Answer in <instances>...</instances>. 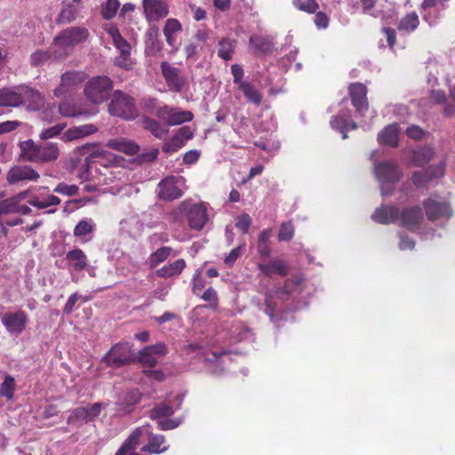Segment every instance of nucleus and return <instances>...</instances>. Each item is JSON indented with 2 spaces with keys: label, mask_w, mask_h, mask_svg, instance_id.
<instances>
[{
  "label": "nucleus",
  "mask_w": 455,
  "mask_h": 455,
  "mask_svg": "<svg viewBox=\"0 0 455 455\" xmlns=\"http://www.w3.org/2000/svg\"><path fill=\"white\" fill-rule=\"evenodd\" d=\"M20 156L24 160L37 164L55 162L60 155L59 146L54 142L37 144L32 140H28L20 142Z\"/></svg>",
  "instance_id": "nucleus-1"
},
{
  "label": "nucleus",
  "mask_w": 455,
  "mask_h": 455,
  "mask_svg": "<svg viewBox=\"0 0 455 455\" xmlns=\"http://www.w3.org/2000/svg\"><path fill=\"white\" fill-rule=\"evenodd\" d=\"M89 31L83 27H70L62 30L55 38L52 44V53L55 60H63L69 49L82 44L89 37Z\"/></svg>",
  "instance_id": "nucleus-2"
},
{
  "label": "nucleus",
  "mask_w": 455,
  "mask_h": 455,
  "mask_svg": "<svg viewBox=\"0 0 455 455\" xmlns=\"http://www.w3.org/2000/svg\"><path fill=\"white\" fill-rule=\"evenodd\" d=\"M374 173L379 182L381 195L383 196L391 195L394 185L401 177L398 166L391 161L375 163Z\"/></svg>",
  "instance_id": "nucleus-3"
},
{
  "label": "nucleus",
  "mask_w": 455,
  "mask_h": 455,
  "mask_svg": "<svg viewBox=\"0 0 455 455\" xmlns=\"http://www.w3.org/2000/svg\"><path fill=\"white\" fill-rule=\"evenodd\" d=\"M110 115L126 120H132L138 116L133 99L121 91H116L108 105Z\"/></svg>",
  "instance_id": "nucleus-4"
},
{
  "label": "nucleus",
  "mask_w": 455,
  "mask_h": 455,
  "mask_svg": "<svg viewBox=\"0 0 455 455\" xmlns=\"http://www.w3.org/2000/svg\"><path fill=\"white\" fill-rule=\"evenodd\" d=\"M112 82L107 76H95L87 82L84 95L93 104L105 101L112 90Z\"/></svg>",
  "instance_id": "nucleus-5"
},
{
  "label": "nucleus",
  "mask_w": 455,
  "mask_h": 455,
  "mask_svg": "<svg viewBox=\"0 0 455 455\" xmlns=\"http://www.w3.org/2000/svg\"><path fill=\"white\" fill-rule=\"evenodd\" d=\"M186 189L184 177L168 176L158 183L156 191L159 198L172 201L180 198Z\"/></svg>",
  "instance_id": "nucleus-6"
},
{
  "label": "nucleus",
  "mask_w": 455,
  "mask_h": 455,
  "mask_svg": "<svg viewBox=\"0 0 455 455\" xmlns=\"http://www.w3.org/2000/svg\"><path fill=\"white\" fill-rule=\"evenodd\" d=\"M180 207L186 212L188 226L192 229L202 230L209 220L208 210L204 203L192 204L190 201H184Z\"/></svg>",
  "instance_id": "nucleus-7"
},
{
  "label": "nucleus",
  "mask_w": 455,
  "mask_h": 455,
  "mask_svg": "<svg viewBox=\"0 0 455 455\" xmlns=\"http://www.w3.org/2000/svg\"><path fill=\"white\" fill-rule=\"evenodd\" d=\"M102 361L109 367L119 368L136 361L129 343H118L104 355Z\"/></svg>",
  "instance_id": "nucleus-8"
},
{
  "label": "nucleus",
  "mask_w": 455,
  "mask_h": 455,
  "mask_svg": "<svg viewBox=\"0 0 455 455\" xmlns=\"http://www.w3.org/2000/svg\"><path fill=\"white\" fill-rule=\"evenodd\" d=\"M1 322L10 335L18 337L26 330L28 315L23 310L9 311L1 315Z\"/></svg>",
  "instance_id": "nucleus-9"
},
{
  "label": "nucleus",
  "mask_w": 455,
  "mask_h": 455,
  "mask_svg": "<svg viewBox=\"0 0 455 455\" xmlns=\"http://www.w3.org/2000/svg\"><path fill=\"white\" fill-rule=\"evenodd\" d=\"M154 114L169 125H179L189 122L194 116L190 111L172 108L167 106L157 108Z\"/></svg>",
  "instance_id": "nucleus-10"
},
{
  "label": "nucleus",
  "mask_w": 455,
  "mask_h": 455,
  "mask_svg": "<svg viewBox=\"0 0 455 455\" xmlns=\"http://www.w3.org/2000/svg\"><path fill=\"white\" fill-rule=\"evenodd\" d=\"M87 75L83 71H68L62 74L60 83L55 88L53 94L55 97H60L80 85L85 81Z\"/></svg>",
  "instance_id": "nucleus-11"
},
{
  "label": "nucleus",
  "mask_w": 455,
  "mask_h": 455,
  "mask_svg": "<svg viewBox=\"0 0 455 455\" xmlns=\"http://www.w3.org/2000/svg\"><path fill=\"white\" fill-rule=\"evenodd\" d=\"M446 167L445 156H442L436 165H431L423 171L413 172L411 180L415 186L421 187L435 178L443 176Z\"/></svg>",
  "instance_id": "nucleus-12"
},
{
  "label": "nucleus",
  "mask_w": 455,
  "mask_h": 455,
  "mask_svg": "<svg viewBox=\"0 0 455 455\" xmlns=\"http://www.w3.org/2000/svg\"><path fill=\"white\" fill-rule=\"evenodd\" d=\"M167 354L165 344L160 342L155 345L147 346L139 352L137 361L144 367L153 368L157 363V356Z\"/></svg>",
  "instance_id": "nucleus-13"
},
{
  "label": "nucleus",
  "mask_w": 455,
  "mask_h": 455,
  "mask_svg": "<svg viewBox=\"0 0 455 455\" xmlns=\"http://www.w3.org/2000/svg\"><path fill=\"white\" fill-rule=\"evenodd\" d=\"M143 12L149 22L158 21L169 13L168 4L164 0H143Z\"/></svg>",
  "instance_id": "nucleus-14"
},
{
  "label": "nucleus",
  "mask_w": 455,
  "mask_h": 455,
  "mask_svg": "<svg viewBox=\"0 0 455 455\" xmlns=\"http://www.w3.org/2000/svg\"><path fill=\"white\" fill-rule=\"evenodd\" d=\"M39 178V173L28 165H15L6 175L7 182L11 185L23 181H36Z\"/></svg>",
  "instance_id": "nucleus-15"
},
{
  "label": "nucleus",
  "mask_w": 455,
  "mask_h": 455,
  "mask_svg": "<svg viewBox=\"0 0 455 455\" xmlns=\"http://www.w3.org/2000/svg\"><path fill=\"white\" fill-rule=\"evenodd\" d=\"M161 70L169 88L174 92H180L186 83L180 70L166 61L161 63Z\"/></svg>",
  "instance_id": "nucleus-16"
},
{
  "label": "nucleus",
  "mask_w": 455,
  "mask_h": 455,
  "mask_svg": "<svg viewBox=\"0 0 455 455\" xmlns=\"http://www.w3.org/2000/svg\"><path fill=\"white\" fill-rule=\"evenodd\" d=\"M424 207L427 219L432 221L442 219L448 220L451 215V208L446 203L427 199L424 202Z\"/></svg>",
  "instance_id": "nucleus-17"
},
{
  "label": "nucleus",
  "mask_w": 455,
  "mask_h": 455,
  "mask_svg": "<svg viewBox=\"0 0 455 455\" xmlns=\"http://www.w3.org/2000/svg\"><path fill=\"white\" fill-rule=\"evenodd\" d=\"M349 93L354 107L358 113L363 115L368 110L369 107L366 98V86L360 83L353 84L349 87Z\"/></svg>",
  "instance_id": "nucleus-18"
},
{
  "label": "nucleus",
  "mask_w": 455,
  "mask_h": 455,
  "mask_svg": "<svg viewBox=\"0 0 455 455\" xmlns=\"http://www.w3.org/2000/svg\"><path fill=\"white\" fill-rule=\"evenodd\" d=\"M22 106L21 85L0 89V107L19 108Z\"/></svg>",
  "instance_id": "nucleus-19"
},
{
  "label": "nucleus",
  "mask_w": 455,
  "mask_h": 455,
  "mask_svg": "<svg viewBox=\"0 0 455 455\" xmlns=\"http://www.w3.org/2000/svg\"><path fill=\"white\" fill-rule=\"evenodd\" d=\"M98 132V128L92 124L73 126L63 132L60 140L64 142H71L84 139Z\"/></svg>",
  "instance_id": "nucleus-20"
},
{
  "label": "nucleus",
  "mask_w": 455,
  "mask_h": 455,
  "mask_svg": "<svg viewBox=\"0 0 455 455\" xmlns=\"http://www.w3.org/2000/svg\"><path fill=\"white\" fill-rule=\"evenodd\" d=\"M81 0H66L62 3V9L59 14L58 21L69 23L75 20L82 10Z\"/></svg>",
  "instance_id": "nucleus-21"
},
{
  "label": "nucleus",
  "mask_w": 455,
  "mask_h": 455,
  "mask_svg": "<svg viewBox=\"0 0 455 455\" xmlns=\"http://www.w3.org/2000/svg\"><path fill=\"white\" fill-rule=\"evenodd\" d=\"M422 220L423 214L419 206L405 209L402 213H399L398 221L411 230L417 228Z\"/></svg>",
  "instance_id": "nucleus-22"
},
{
  "label": "nucleus",
  "mask_w": 455,
  "mask_h": 455,
  "mask_svg": "<svg viewBox=\"0 0 455 455\" xmlns=\"http://www.w3.org/2000/svg\"><path fill=\"white\" fill-rule=\"evenodd\" d=\"M66 260L70 274L74 271H81L88 267V259L81 249H74L67 252Z\"/></svg>",
  "instance_id": "nucleus-23"
},
{
  "label": "nucleus",
  "mask_w": 455,
  "mask_h": 455,
  "mask_svg": "<svg viewBox=\"0 0 455 455\" xmlns=\"http://www.w3.org/2000/svg\"><path fill=\"white\" fill-rule=\"evenodd\" d=\"M96 230V223L92 219L85 218L76 225L73 235L81 242L86 243L92 240Z\"/></svg>",
  "instance_id": "nucleus-24"
},
{
  "label": "nucleus",
  "mask_w": 455,
  "mask_h": 455,
  "mask_svg": "<svg viewBox=\"0 0 455 455\" xmlns=\"http://www.w3.org/2000/svg\"><path fill=\"white\" fill-rule=\"evenodd\" d=\"M350 111L343 110L339 114L332 118L331 121V126L332 129L339 131L342 133V139L347 138V132L348 130H355L357 128L355 123L349 120Z\"/></svg>",
  "instance_id": "nucleus-25"
},
{
  "label": "nucleus",
  "mask_w": 455,
  "mask_h": 455,
  "mask_svg": "<svg viewBox=\"0 0 455 455\" xmlns=\"http://www.w3.org/2000/svg\"><path fill=\"white\" fill-rule=\"evenodd\" d=\"M22 105H28L31 110H39L44 105V98L40 92L28 86L21 85Z\"/></svg>",
  "instance_id": "nucleus-26"
},
{
  "label": "nucleus",
  "mask_w": 455,
  "mask_h": 455,
  "mask_svg": "<svg viewBox=\"0 0 455 455\" xmlns=\"http://www.w3.org/2000/svg\"><path fill=\"white\" fill-rule=\"evenodd\" d=\"M374 221L380 224H389L399 220V211L394 206L382 205L376 209L371 215Z\"/></svg>",
  "instance_id": "nucleus-27"
},
{
  "label": "nucleus",
  "mask_w": 455,
  "mask_h": 455,
  "mask_svg": "<svg viewBox=\"0 0 455 455\" xmlns=\"http://www.w3.org/2000/svg\"><path fill=\"white\" fill-rule=\"evenodd\" d=\"M107 147L128 156H134L140 150L139 145L125 138L111 139L108 140Z\"/></svg>",
  "instance_id": "nucleus-28"
},
{
  "label": "nucleus",
  "mask_w": 455,
  "mask_h": 455,
  "mask_svg": "<svg viewBox=\"0 0 455 455\" xmlns=\"http://www.w3.org/2000/svg\"><path fill=\"white\" fill-rule=\"evenodd\" d=\"M398 125L394 123L386 126L378 135V141L386 146H398Z\"/></svg>",
  "instance_id": "nucleus-29"
},
{
  "label": "nucleus",
  "mask_w": 455,
  "mask_h": 455,
  "mask_svg": "<svg viewBox=\"0 0 455 455\" xmlns=\"http://www.w3.org/2000/svg\"><path fill=\"white\" fill-rule=\"evenodd\" d=\"M258 267L262 274L267 276H270L273 274H278L284 276L288 273L287 265L281 259H274L267 263H259Z\"/></svg>",
  "instance_id": "nucleus-30"
},
{
  "label": "nucleus",
  "mask_w": 455,
  "mask_h": 455,
  "mask_svg": "<svg viewBox=\"0 0 455 455\" xmlns=\"http://www.w3.org/2000/svg\"><path fill=\"white\" fill-rule=\"evenodd\" d=\"M435 153L430 147L424 146L411 151V161L416 166H423L434 158Z\"/></svg>",
  "instance_id": "nucleus-31"
},
{
  "label": "nucleus",
  "mask_w": 455,
  "mask_h": 455,
  "mask_svg": "<svg viewBox=\"0 0 455 455\" xmlns=\"http://www.w3.org/2000/svg\"><path fill=\"white\" fill-rule=\"evenodd\" d=\"M185 267V260L183 259H180L157 269L156 275L164 278L172 277L179 275L183 271Z\"/></svg>",
  "instance_id": "nucleus-32"
},
{
  "label": "nucleus",
  "mask_w": 455,
  "mask_h": 455,
  "mask_svg": "<svg viewBox=\"0 0 455 455\" xmlns=\"http://www.w3.org/2000/svg\"><path fill=\"white\" fill-rule=\"evenodd\" d=\"M164 443L165 437L163 435L149 434L148 443L143 446L141 451L159 454L168 450V445Z\"/></svg>",
  "instance_id": "nucleus-33"
},
{
  "label": "nucleus",
  "mask_w": 455,
  "mask_h": 455,
  "mask_svg": "<svg viewBox=\"0 0 455 455\" xmlns=\"http://www.w3.org/2000/svg\"><path fill=\"white\" fill-rule=\"evenodd\" d=\"M236 41L228 37H222L218 42V56L223 60H230L233 58Z\"/></svg>",
  "instance_id": "nucleus-34"
},
{
  "label": "nucleus",
  "mask_w": 455,
  "mask_h": 455,
  "mask_svg": "<svg viewBox=\"0 0 455 455\" xmlns=\"http://www.w3.org/2000/svg\"><path fill=\"white\" fill-rule=\"evenodd\" d=\"M238 89L243 92L249 102L256 106L261 103L262 95L251 82L245 80L244 83H241Z\"/></svg>",
  "instance_id": "nucleus-35"
},
{
  "label": "nucleus",
  "mask_w": 455,
  "mask_h": 455,
  "mask_svg": "<svg viewBox=\"0 0 455 455\" xmlns=\"http://www.w3.org/2000/svg\"><path fill=\"white\" fill-rule=\"evenodd\" d=\"M143 126L157 139H164L169 132L164 124L149 117H143Z\"/></svg>",
  "instance_id": "nucleus-36"
},
{
  "label": "nucleus",
  "mask_w": 455,
  "mask_h": 455,
  "mask_svg": "<svg viewBox=\"0 0 455 455\" xmlns=\"http://www.w3.org/2000/svg\"><path fill=\"white\" fill-rule=\"evenodd\" d=\"M143 429L140 427L136 428L132 433L130 435V436L127 438V440L124 443V444L118 449L116 455H126L130 451H133L142 435Z\"/></svg>",
  "instance_id": "nucleus-37"
},
{
  "label": "nucleus",
  "mask_w": 455,
  "mask_h": 455,
  "mask_svg": "<svg viewBox=\"0 0 455 455\" xmlns=\"http://www.w3.org/2000/svg\"><path fill=\"white\" fill-rule=\"evenodd\" d=\"M229 335L233 342H241L251 337V330L243 323L236 322L231 325Z\"/></svg>",
  "instance_id": "nucleus-38"
},
{
  "label": "nucleus",
  "mask_w": 455,
  "mask_h": 455,
  "mask_svg": "<svg viewBox=\"0 0 455 455\" xmlns=\"http://www.w3.org/2000/svg\"><path fill=\"white\" fill-rule=\"evenodd\" d=\"M60 202V199L53 195H48L44 197L34 196L28 200V204L37 209H46L51 206H57Z\"/></svg>",
  "instance_id": "nucleus-39"
},
{
  "label": "nucleus",
  "mask_w": 455,
  "mask_h": 455,
  "mask_svg": "<svg viewBox=\"0 0 455 455\" xmlns=\"http://www.w3.org/2000/svg\"><path fill=\"white\" fill-rule=\"evenodd\" d=\"M114 162L112 155L105 150H96L92 152L86 158L84 165L89 167L92 164L98 163L100 165L107 166L106 161Z\"/></svg>",
  "instance_id": "nucleus-40"
},
{
  "label": "nucleus",
  "mask_w": 455,
  "mask_h": 455,
  "mask_svg": "<svg viewBox=\"0 0 455 455\" xmlns=\"http://www.w3.org/2000/svg\"><path fill=\"white\" fill-rule=\"evenodd\" d=\"M250 44L254 47L258 53H267L272 51L273 44L271 41L264 36L253 35L250 38Z\"/></svg>",
  "instance_id": "nucleus-41"
},
{
  "label": "nucleus",
  "mask_w": 455,
  "mask_h": 455,
  "mask_svg": "<svg viewBox=\"0 0 455 455\" xmlns=\"http://www.w3.org/2000/svg\"><path fill=\"white\" fill-rule=\"evenodd\" d=\"M176 410H178V407L174 408L172 405L169 403H163L150 410L149 417L150 419L156 420L160 419H165L172 415Z\"/></svg>",
  "instance_id": "nucleus-42"
},
{
  "label": "nucleus",
  "mask_w": 455,
  "mask_h": 455,
  "mask_svg": "<svg viewBox=\"0 0 455 455\" xmlns=\"http://www.w3.org/2000/svg\"><path fill=\"white\" fill-rule=\"evenodd\" d=\"M172 249L168 246H164L157 249L155 252L151 253L148 258V264L151 267H156L160 263L164 261L171 254Z\"/></svg>",
  "instance_id": "nucleus-43"
},
{
  "label": "nucleus",
  "mask_w": 455,
  "mask_h": 455,
  "mask_svg": "<svg viewBox=\"0 0 455 455\" xmlns=\"http://www.w3.org/2000/svg\"><path fill=\"white\" fill-rule=\"evenodd\" d=\"M419 17L416 12H411L405 15L398 25L399 30L412 32L419 26Z\"/></svg>",
  "instance_id": "nucleus-44"
},
{
  "label": "nucleus",
  "mask_w": 455,
  "mask_h": 455,
  "mask_svg": "<svg viewBox=\"0 0 455 455\" xmlns=\"http://www.w3.org/2000/svg\"><path fill=\"white\" fill-rule=\"evenodd\" d=\"M67 124L65 123L57 124L52 127L43 129L39 133V139L47 140L58 136H61L64 132Z\"/></svg>",
  "instance_id": "nucleus-45"
},
{
  "label": "nucleus",
  "mask_w": 455,
  "mask_h": 455,
  "mask_svg": "<svg viewBox=\"0 0 455 455\" xmlns=\"http://www.w3.org/2000/svg\"><path fill=\"white\" fill-rule=\"evenodd\" d=\"M14 390L15 379L12 376L7 375L0 386V395L6 397L8 400H11L13 397Z\"/></svg>",
  "instance_id": "nucleus-46"
},
{
  "label": "nucleus",
  "mask_w": 455,
  "mask_h": 455,
  "mask_svg": "<svg viewBox=\"0 0 455 455\" xmlns=\"http://www.w3.org/2000/svg\"><path fill=\"white\" fill-rule=\"evenodd\" d=\"M53 56L52 52L37 50L30 55L29 61L33 67H38L45 64L51 56Z\"/></svg>",
  "instance_id": "nucleus-47"
},
{
  "label": "nucleus",
  "mask_w": 455,
  "mask_h": 455,
  "mask_svg": "<svg viewBox=\"0 0 455 455\" xmlns=\"http://www.w3.org/2000/svg\"><path fill=\"white\" fill-rule=\"evenodd\" d=\"M88 413L85 411V407H79L72 411L69 417L68 418V423H87L89 422Z\"/></svg>",
  "instance_id": "nucleus-48"
},
{
  "label": "nucleus",
  "mask_w": 455,
  "mask_h": 455,
  "mask_svg": "<svg viewBox=\"0 0 455 455\" xmlns=\"http://www.w3.org/2000/svg\"><path fill=\"white\" fill-rule=\"evenodd\" d=\"M292 4L298 10L307 13H315L319 8L315 0H293Z\"/></svg>",
  "instance_id": "nucleus-49"
},
{
  "label": "nucleus",
  "mask_w": 455,
  "mask_h": 455,
  "mask_svg": "<svg viewBox=\"0 0 455 455\" xmlns=\"http://www.w3.org/2000/svg\"><path fill=\"white\" fill-rule=\"evenodd\" d=\"M78 187L75 184H67L65 182H60L57 184V186L53 188V192L57 194H60L66 196H73L78 193Z\"/></svg>",
  "instance_id": "nucleus-50"
},
{
  "label": "nucleus",
  "mask_w": 455,
  "mask_h": 455,
  "mask_svg": "<svg viewBox=\"0 0 455 455\" xmlns=\"http://www.w3.org/2000/svg\"><path fill=\"white\" fill-rule=\"evenodd\" d=\"M119 7L120 3L118 0H107L102 8L103 18L106 20L112 19L116 15Z\"/></svg>",
  "instance_id": "nucleus-51"
},
{
  "label": "nucleus",
  "mask_w": 455,
  "mask_h": 455,
  "mask_svg": "<svg viewBox=\"0 0 455 455\" xmlns=\"http://www.w3.org/2000/svg\"><path fill=\"white\" fill-rule=\"evenodd\" d=\"M19 203L12 196L0 201V215L16 213Z\"/></svg>",
  "instance_id": "nucleus-52"
},
{
  "label": "nucleus",
  "mask_w": 455,
  "mask_h": 455,
  "mask_svg": "<svg viewBox=\"0 0 455 455\" xmlns=\"http://www.w3.org/2000/svg\"><path fill=\"white\" fill-rule=\"evenodd\" d=\"M115 64L122 68L131 69L133 64L131 52H119V55L115 59Z\"/></svg>",
  "instance_id": "nucleus-53"
},
{
  "label": "nucleus",
  "mask_w": 455,
  "mask_h": 455,
  "mask_svg": "<svg viewBox=\"0 0 455 455\" xmlns=\"http://www.w3.org/2000/svg\"><path fill=\"white\" fill-rule=\"evenodd\" d=\"M360 3L362 4L363 13L370 14L374 18H384L382 12L379 10L372 11L373 7L376 5V0H360Z\"/></svg>",
  "instance_id": "nucleus-54"
},
{
  "label": "nucleus",
  "mask_w": 455,
  "mask_h": 455,
  "mask_svg": "<svg viewBox=\"0 0 455 455\" xmlns=\"http://www.w3.org/2000/svg\"><path fill=\"white\" fill-rule=\"evenodd\" d=\"M294 235V228L292 224L289 222L283 223L281 225L279 233H278V239L279 241H290Z\"/></svg>",
  "instance_id": "nucleus-55"
},
{
  "label": "nucleus",
  "mask_w": 455,
  "mask_h": 455,
  "mask_svg": "<svg viewBox=\"0 0 455 455\" xmlns=\"http://www.w3.org/2000/svg\"><path fill=\"white\" fill-rule=\"evenodd\" d=\"M185 145L182 141H180L178 138L173 136L170 140L166 141L162 148L163 152L167 154H172L174 152H177L181 148H183Z\"/></svg>",
  "instance_id": "nucleus-56"
},
{
  "label": "nucleus",
  "mask_w": 455,
  "mask_h": 455,
  "mask_svg": "<svg viewBox=\"0 0 455 455\" xmlns=\"http://www.w3.org/2000/svg\"><path fill=\"white\" fill-rule=\"evenodd\" d=\"M251 225V219L249 214L243 213L237 217L235 227L239 228L243 234H246Z\"/></svg>",
  "instance_id": "nucleus-57"
},
{
  "label": "nucleus",
  "mask_w": 455,
  "mask_h": 455,
  "mask_svg": "<svg viewBox=\"0 0 455 455\" xmlns=\"http://www.w3.org/2000/svg\"><path fill=\"white\" fill-rule=\"evenodd\" d=\"M202 299L207 302H210L208 306L212 309H215L218 305V296L216 291L210 287L201 296Z\"/></svg>",
  "instance_id": "nucleus-58"
},
{
  "label": "nucleus",
  "mask_w": 455,
  "mask_h": 455,
  "mask_svg": "<svg viewBox=\"0 0 455 455\" xmlns=\"http://www.w3.org/2000/svg\"><path fill=\"white\" fill-rule=\"evenodd\" d=\"M80 299H83L84 302H85L87 300L85 298H83V296L78 294L77 292H75V293L71 294L68 297V300H67V302H66V304H65V306L63 307V312L66 315L71 314L73 312V310H74V307H75L76 303Z\"/></svg>",
  "instance_id": "nucleus-59"
},
{
  "label": "nucleus",
  "mask_w": 455,
  "mask_h": 455,
  "mask_svg": "<svg viewBox=\"0 0 455 455\" xmlns=\"http://www.w3.org/2000/svg\"><path fill=\"white\" fill-rule=\"evenodd\" d=\"M157 420V427L161 430H170L177 427L180 423L181 420L179 419H160Z\"/></svg>",
  "instance_id": "nucleus-60"
},
{
  "label": "nucleus",
  "mask_w": 455,
  "mask_h": 455,
  "mask_svg": "<svg viewBox=\"0 0 455 455\" xmlns=\"http://www.w3.org/2000/svg\"><path fill=\"white\" fill-rule=\"evenodd\" d=\"M181 24L176 19H168L164 28V34H175L181 30Z\"/></svg>",
  "instance_id": "nucleus-61"
},
{
  "label": "nucleus",
  "mask_w": 455,
  "mask_h": 455,
  "mask_svg": "<svg viewBox=\"0 0 455 455\" xmlns=\"http://www.w3.org/2000/svg\"><path fill=\"white\" fill-rule=\"evenodd\" d=\"M193 132L189 126L185 125L180 127L177 133L174 135L180 141H182L185 145L186 142L193 138Z\"/></svg>",
  "instance_id": "nucleus-62"
},
{
  "label": "nucleus",
  "mask_w": 455,
  "mask_h": 455,
  "mask_svg": "<svg viewBox=\"0 0 455 455\" xmlns=\"http://www.w3.org/2000/svg\"><path fill=\"white\" fill-rule=\"evenodd\" d=\"M231 74L233 76L234 84L239 86L241 85V83H244L245 80H243L244 72L241 65L233 64L231 66Z\"/></svg>",
  "instance_id": "nucleus-63"
},
{
  "label": "nucleus",
  "mask_w": 455,
  "mask_h": 455,
  "mask_svg": "<svg viewBox=\"0 0 455 455\" xmlns=\"http://www.w3.org/2000/svg\"><path fill=\"white\" fill-rule=\"evenodd\" d=\"M59 113L62 116L70 117L76 116L75 107L68 102H61L59 105Z\"/></svg>",
  "instance_id": "nucleus-64"
}]
</instances>
